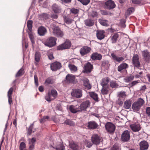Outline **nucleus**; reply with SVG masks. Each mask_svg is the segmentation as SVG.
<instances>
[{
  "instance_id": "f257e3e1",
  "label": "nucleus",
  "mask_w": 150,
  "mask_h": 150,
  "mask_svg": "<svg viewBox=\"0 0 150 150\" xmlns=\"http://www.w3.org/2000/svg\"><path fill=\"white\" fill-rule=\"evenodd\" d=\"M144 103V101L142 99H138L137 101L132 104V108L133 111L135 112L139 111Z\"/></svg>"
},
{
  "instance_id": "f03ea898",
  "label": "nucleus",
  "mask_w": 150,
  "mask_h": 150,
  "mask_svg": "<svg viewBox=\"0 0 150 150\" xmlns=\"http://www.w3.org/2000/svg\"><path fill=\"white\" fill-rule=\"evenodd\" d=\"M57 96V92L56 90H52L51 92H49L46 96L45 99L48 102H50L55 98Z\"/></svg>"
},
{
  "instance_id": "7ed1b4c3",
  "label": "nucleus",
  "mask_w": 150,
  "mask_h": 150,
  "mask_svg": "<svg viewBox=\"0 0 150 150\" xmlns=\"http://www.w3.org/2000/svg\"><path fill=\"white\" fill-rule=\"evenodd\" d=\"M57 39L54 37H51L47 39L45 43V45L48 47H51L56 44Z\"/></svg>"
},
{
  "instance_id": "20e7f679",
  "label": "nucleus",
  "mask_w": 150,
  "mask_h": 150,
  "mask_svg": "<svg viewBox=\"0 0 150 150\" xmlns=\"http://www.w3.org/2000/svg\"><path fill=\"white\" fill-rule=\"evenodd\" d=\"M53 35L58 38H62L64 35L63 31L58 27H55L53 28Z\"/></svg>"
},
{
  "instance_id": "39448f33",
  "label": "nucleus",
  "mask_w": 150,
  "mask_h": 150,
  "mask_svg": "<svg viewBox=\"0 0 150 150\" xmlns=\"http://www.w3.org/2000/svg\"><path fill=\"white\" fill-rule=\"evenodd\" d=\"M71 45L70 41L69 40H67L63 44L60 45L58 46L57 49L59 50H62L69 49Z\"/></svg>"
},
{
  "instance_id": "423d86ee",
  "label": "nucleus",
  "mask_w": 150,
  "mask_h": 150,
  "mask_svg": "<svg viewBox=\"0 0 150 150\" xmlns=\"http://www.w3.org/2000/svg\"><path fill=\"white\" fill-rule=\"evenodd\" d=\"M82 90L78 89H75L72 90L71 95L73 97L80 98L82 96Z\"/></svg>"
},
{
  "instance_id": "0eeeda50",
  "label": "nucleus",
  "mask_w": 150,
  "mask_h": 150,
  "mask_svg": "<svg viewBox=\"0 0 150 150\" xmlns=\"http://www.w3.org/2000/svg\"><path fill=\"white\" fill-rule=\"evenodd\" d=\"M105 127L107 131L110 133L114 132L115 130V126L110 122H107Z\"/></svg>"
},
{
  "instance_id": "6e6552de",
  "label": "nucleus",
  "mask_w": 150,
  "mask_h": 150,
  "mask_svg": "<svg viewBox=\"0 0 150 150\" xmlns=\"http://www.w3.org/2000/svg\"><path fill=\"white\" fill-rule=\"evenodd\" d=\"M91 140L93 144L97 145L100 143L101 139L97 134H94L92 135Z\"/></svg>"
},
{
  "instance_id": "1a4fd4ad",
  "label": "nucleus",
  "mask_w": 150,
  "mask_h": 150,
  "mask_svg": "<svg viewBox=\"0 0 150 150\" xmlns=\"http://www.w3.org/2000/svg\"><path fill=\"white\" fill-rule=\"evenodd\" d=\"M130 127L131 129L134 132L139 131L141 128L140 124L138 122L133 123L130 125Z\"/></svg>"
},
{
  "instance_id": "9d476101",
  "label": "nucleus",
  "mask_w": 150,
  "mask_h": 150,
  "mask_svg": "<svg viewBox=\"0 0 150 150\" xmlns=\"http://www.w3.org/2000/svg\"><path fill=\"white\" fill-rule=\"evenodd\" d=\"M91 50V48L87 46H84L81 48L80 50V53L81 56H84L88 53Z\"/></svg>"
},
{
  "instance_id": "9b49d317",
  "label": "nucleus",
  "mask_w": 150,
  "mask_h": 150,
  "mask_svg": "<svg viewBox=\"0 0 150 150\" xmlns=\"http://www.w3.org/2000/svg\"><path fill=\"white\" fill-rule=\"evenodd\" d=\"M132 63L134 67L139 68L140 64L139 61V57L137 54H135L132 58Z\"/></svg>"
},
{
  "instance_id": "f8f14e48",
  "label": "nucleus",
  "mask_w": 150,
  "mask_h": 150,
  "mask_svg": "<svg viewBox=\"0 0 150 150\" xmlns=\"http://www.w3.org/2000/svg\"><path fill=\"white\" fill-rule=\"evenodd\" d=\"M130 137L129 132L127 130L124 131L122 134V139L124 142L128 141Z\"/></svg>"
},
{
  "instance_id": "ddd939ff",
  "label": "nucleus",
  "mask_w": 150,
  "mask_h": 150,
  "mask_svg": "<svg viewBox=\"0 0 150 150\" xmlns=\"http://www.w3.org/2000/svg\"><path fill=\"white\" fill-rule=\"evenodd\" d=\"M105 6L107 9H111L115 7L114 2L111 0H109L105 2Z\"/></svg>"
},
{
  "instance_id": "4468645a",
  "label": "nucleus",
  "mask_w": 150,
  "mask_h": 150,
  "mask_svg": "<svg viewBox=\"0 0 150 150\" xmlns=\"http://www.w3.org/2000/svg\"><path fill=\"white\" fill-rule=\"evenodd\" d=\"M61 67V63L57 62L52 64L50 66L51 69L53 71H56L57 69H60Z\"/></svg>"
},
{
  "instance_id": "2eb2a0df",
  "label": "nucleus",
  "mask_w": 150,
  "mask_h": 150,
  "mask_svg": "<svg viewBox=\"0 0 150 150\" xmlns=\"http://www.w3.org/2000/svg\"><path fill=\"white\" fill-rule=\"evenodd\" d=\"M90 103L88 100H86L82 102L79 106L81 111L86 110L90 106Z\"/></svg>"
},
{
  "instance_id": "dca6fc26",
  "label": "nucleus",
  "mask_w": 150,
  "mask_h": 150,
  "mask_svg": "<svg viewBox=\"0 0 150 150\" xmlns=\"http://www.w3.org/2000/svg\"><path fill=\"white\" fill-rule=\"evenodd\" d=\"M142 56L145 60L147 62L150 61V54L147 50L142 51Z\"/></svg>"
},
{
  "instance_id": "f3484780",
  "label": "nucleus",
  "mask_w": 150,
  "mask_h": 150,
  "mask_svg": "<svg viewBox=\"0 0 150 150\" xmlns=\"http://www.w3.org/2000/svg\"><path fill=\"white\" fill-rule=\"evenodd\" d=\"M70 111L73 113H76L78 112L81 111L80 106L79 105H71L69 107Z\"/></svg>"
},
{
  "instance_id": "a211bd4d",
  "label": "nucleus",
  "mask_w": 150,
  "mask_h": 150,
  "mask_svg": "<svg viewBox=\"0 0 150 150\" xmlns=\"http://www.w3.org/2000/svg\"><path fill=\"white\" fill-rule=\"evenodd\" d=\"M93 69V66L89 62H88L84 66L85 72L86 73L91 72Z\"/></svg>"
},
{
  "instance_id": "6ab92c4d",
  "label": "nucleus",
  "mask_w": 150,
  "mask_h": 150,
  "mask_svg": "<svg viewBox=\"0 0 150 150\" xmlns=\"http://www.w3.org/2000/svg\"><path fill=\"white\" fill-rule=\"evenodd\" d=\"M98 124L93 121H90L88 122L87 127L89 129H94L98 127Z\"/></svg>"
},
{
  "instance_id": "aec40b11",
  "label": "nucleus",
  "mask_w": 150,
  "mask_h": 150,
  "mask_svg": "<svg viewBox=\"0 0 150 150\" xmlns=\"http://www.w3.org/2000/svg\"><path fill=\"white\" fill-rule=\"evenodd\" d=\"M140 150L147 149L149 147L148 143L145 141L141 142L139 144Z\"/></svg>"
},
{
  "instance_id": "412c9836",
  "label": "nucleus",
  "mask_w": 150,
  "mask_h": 150,
  "mask_svg": "<svg viewBox=\"0 0 150 150\" xmlns=\"http://www.w3.org/2000/svg\"><path fill=\"white\" fill-rule=\"evenodd\" d=\"M129 67L127 64L125 63H122L120 64L117 67V71L121 72L123 70L126 69Z\"/></svg>"
},
{
  "instance_id": "4be33fe9",
  "label": "nucleus",
  "mask_w": 150,
  "mask_h": 150,
  "mask_svg": "<svg viewBox=\"0 0 150 150\" xmlns=\"http://www.w3.org/2000/svg\"><path fill=\"white\" fill-rule=\"evenodd\" d=\"M111 56L114 60L119 63L123 61L125 59L124 58L122 57H118L114 53H112Z\"/></svg>"
},
{
  "instance_id": "5701e85b",
  "label": "nucleus",
  "mask_w": 150,
  "mask_h": 150,
  "mask_svg": "<svg viewBox=\"0 0 150 150\" xmlns=\"http://www.w3.org/2000/svg\"><path fill=\"white\" fill-rule=\"evenodd\" d=\"M91 58L93 60H100L102 58V56L100 54L95 52L92 54Z\"/></svg>"
},
{
  "instance_id": "b1692460",
  "label": "nucleus",
  "mask_w": 150,
  "mask_h": 150,
  "mask_svg": "<svg viewBox=\"0 0 150 150\" xmlns=\"http://www.w3.org/2000/svg\"><path fill=\"white\" fill-rule=\"evenodd\" d=\"M47 32V30L44 27L41 26L38 28V33L40 36L44 35Z\"/></svg>"
},
{
  "instance_id": "393cba45",
  "label": "nucleus",
  "mask_w": 150,
  "mask_h": 150,
  "mask_svg": "<svg viewBox=\"0 0 150 150\" xmlns=\"http://www.w3.org/2000/svg\"><path fill=\"white\" fill-rule=\"evenodd\" d=\"M104 33V32L103 30H97L96 36L97 38L100 40H101L104 38L105 36Z\"/></svg>"
},
{
  "instance_id": "a878e982",
  "label": "nucleus",
  "mask_w": 150,
  "mask_h": 150,
  "mask_svg": "<svg viewBox=\"0 0 150 150\" xmlns=\"http://www.w3.org/2000/svg\"><path fill=\"white\" fill-rule=\"evenodd\" d=\"M131 105V100L130 99H128L125 101L123 105V107L125 109H129L130 108Z\"/></svg>"
},
{
  "instance_id": "bb28decb",
  "label": "nucleus",
  "mask_w": 150,
  "mask_h": 150,
  "mask_svg": "<svg viewBox=\"0 0 150 150\" xmlns=\"http://www.w3.org/2000/svg\"><path fill=\"white\" fill-rule=\"evenodd\" d=\"M66 79L67 82H72L74 81L75 79V76L73 75L68 74L66 76Z\"/></svg>"
},
{
  "instance_id": "cd10ccee",
  "label": "nucleus",
  "mask_w": 150,
  "mask_h": 150,
  "mask_svg": "<svg viewBox=\"0 0 150 150\" xmlns=\"http://www.w3.org/2000/svg\"><path fill=\"white\" fill-rule=\"evenodd\" d=\"M83 81L84 86L86 87L87 89H89L91 88V86L89 83V80L87 78H84Z\"/></svg>"
},
{
  "instance_id": "c85d7f7f",
  "label": "nucleus",
  "mask_w": 150,
  "mask_h": 150,
  "mask_svg": "<svg viewBox=\"0 0 150 150\" xmlns=\"http://www.w3.org/2000/svg\"><path fill=\"white\" fill-rule=\"evenodd\" d=\"M109 82V79L108 78L103 79L101 83L102 86H109L108 83Z\"/></svg>"
},
{
  "instance_id": "c756f323",
  "label": "nucleus",
  "mask_w": 150,
  "mask_h": 150,
  "mask_svg": "<svg viewBox=\"0 0 150 150\" xmlns=\"http://www.w3.org/2000/svg\"><path fill=\"white\" fill-rule=\"evenodd\" d=\"M85 24L88 26H91L94 24V22L92 20L90 19H88L85 21Z\"/></svg>"
},
{
  "instance_id": "7c9ffc66",
  "label": "nucleus",
  "mask_w": 150,
  "mask_h": 150,
  "mask_svg": "<svg viewBox=\"0 0 150 150\" xmlns=\"http://www.w3.org/2000/svg\"><path fill=\"white\" fill-rule=\"evenodd\" d=\"M89 94L91 97L96 101H98V97L97 94L93 92H90Z\"/></svg>"
},
{
  "instance_id": "2f4dec72",
  "label": "nucleus",
  "mask_w": 150,
  "mask_h": 150,
  "mask_svg": "<svg viewBox=\"0 0 150 150\" xmlns=\"http://www.w3.org/2000/svg\"><path fill=\"white\" fill-rule=\"evenodd\" d=\"M103 88L101 90V92L103 94H107L108 92L109 88V86H102Z\"/></svg>"
},
{
  "instance_id": "473e14b6",
  "label": "nucleus",
  "mask_w": 150,
  "mask_h": 150,
  "mask_svg": "<svg viewBox=\"0 0 150 150\" xmlns=\"http://www.w3.org/2000/svg\"><path fill=\"white\" fill-rule=\"evenodd\" d=\"M33 21L32 20H28L27 22V26L28 30V31H32Z\"/></svg>"
},
{
  "instance_id": "72a5a7b5",
  "label": "nucleus",
  "mask_w": 150,
  "mask_h": 150,
  "mask_svg": "<svg viewBox=\"0 0 150 150\" xmlns=\"http://www.w3.org/2000/svg\"><path fill=\"white\" fill-rule=\"evenodd\" d=\"M134 76L132 75H130L129 76L125 77L124 79L125 82L126 83H128L132 80L134 79Z\"/></svg>"
},
{
  "instance_id": "f704fd0d",
  "label": "nucleus",
  "mask_w": 150,
  "mask_h": 150,
  "mask_svg": "<svg viewBox=\"0 0 150 150\" xmlns=\"http://www.w3.org/2000/svg\"><path fill=\"white\" fill-rule=\"evenodd\" d=\"M39 18L42 20H45L48 18V15L46 13H43L39 16Z\"/></svg>"
},
{
  "instance_id": "c9c22d12",
  "label": "nucleus",
  "mask_w": 150,
  "mask_h": 150,
  "mask_svg": "<svg viewBox=\"0 0 150 150\" xmlns=\"http://www.w3.org/2000/svg\"><path fill=\"white\" fill-rule=\"evenodd\" d=\"M29 37L32 44L35 43L34 38L32 31H28Z\"/></svg>"
},
{
  "instance_id": "e433bc0d",
  "label": "nucleus",
  "mask_w": 150,
  "mask_h": 150,
  "mask_svg": "<svg viewBox=\"0 0 150 150\" xmlns=\"http://www.w3.org/2000/svg\"><path fill=\"white\" fill-rule=\"evenodd\" d=\"M99 22L102 25L105 26H108V21L106 20L101 18L99 20Z\"/></svg>"
},
{
  "instance_id": "4c0bfd02",
  "label": "nucleus",
  "mask_w": 150,
  "mask_h": 150,
  "mask_svg": "<svg viewBox=\"0 0 150 150\" xmlns=\"http://www.w3.org/2000/svg\"><path fill=\"white\" fill-rule=\"evenodd\" d=\"M70 147L73 150H78L79 147L77 144L75 143H71L69 144Z\"/></svg>"
},
{
  "instance_id": "58836bf2",
  "label": "nucleus",
  "mask_w": 150,
  "mask_h": 150,
  "mask_svg": "<svg viewBox=\"0 0 150 150\" xmlns=\"http://www.w3.org/2000/svg\"><path fill=\"white\" fill-rule=\"evenodd\" d=\"M118 96L119 97L118 98L119 100V99H121V98L123 99V100H124L125 98H126V95L125 92L121 91L119 93Z\"/></svg>"
},
{
  "instance_id": "ea45409f",
  "label": "nucleus",
  "mask_w": 150,
  "mask_h": 150,
  "mask_svg": "<svg viewBox=\"0 0 150 150\" xmlns=\"http://www.w3.org/2000/svg\"><path fill=\"white\" fill-rule=\"evenodd\" d=\"M40 54L39 52H36L35 56V61L38 62H39L40 58Z\"/></svg>"
},
{
  "instance_id": "a19ab883",
  "label": "nucleus",
  "mask_w": 150,
  "mask_h": 150,
  "mask_svg": "<svg viewBox=\"0 0 150 150\" xmlns=\"http://www.w3.org/2000/svg\"><path fill=\"white\" fill-rule=\"evenodd\" d=\"M110 85L111 87L112 88L117 87L118 86L117 83L116 81H112L110 82Z\"/></svg>"
},
{
  "instance_id": "79ce46f5",
  "label": "nucleus",
  "mask_w": 150,
  "mask_h": 150,
  "mask_svg": "<svg viewBox=\"0 0 150 150\" xmlns=\"http://www.w3.org/2000/svg\"><path fill=\"white\" fill-rule=\"evenodd\" d=\"M118 35L117 33H115L112 38V43H115L118 38Z\"/></svg>"
},
{
  "instance_id": "37998d69",
  "label": "nucleus",
  "mask_w": 150,
  "mask_h": 150,
  "mask_svg": "<svg viewBox=\"0 0 150 150\" xmlns=\"http://www.w3.org/2000/svg\"><path fill=\"white\" fill-rule=\"evenodd\" d=\"M69 67L70 70L73 71L75 72L77 70V67L74 65L69 64Z\"/></svg>"
},
{
  "instance_id": "c03bdc74",
  "label": "nucleus",
  "mask_w": 150,
  "mask_h": 150,
  "mask_svg": "<svg viewBox=\"0 0 150 150\" xmlns=\"http://www.w3.org/2000/svg\"><path fill=\"white\" fill-rule=\"evenodd\" d=\"M33 123L31 124L28 130V134L29 135H30L33 132H34V131H33L32 130V129L33 127Z\"/></svg>"
},
{
  "instance_id": "a18cd8bd",
  "label": "nucleus",
  "mask_w": 150,
  "mask_h": 150,
  "mask_svg": "<svg viewBox=\"0 0 150 150\" xmlns=\"http://www.w3.org/2000/svg\"><path fill=\"white\" fill-rule=\"evenodd\" d=\"M64 123L66 125L70 126H73L75 125V123L70 120H67L64 122Z\"/></svg>"
},
{
  "instance_id": "49530a36",
  "label": "nucleus",
  "mask_w": 150,
  "mask_h": 150,
  "mask_svg": "<svg viewBox=\"0 0 150 150\" xmlns=\"http://www.w3.org/2000/svg\"><path fill=\"white\" fill-rule=\"evenodd\" d=\"M24 73L23 69L21 68L18 72L16 74V76L18 77L22 75Z\"/></svg>"
},
{
  "instance_id": "de8ad7c7",
  "label": "nucleus",
  "mask_w": 150,
  "mask_h": 150,
  "mask_svg": "<svg viewBox=\"0 0 150 150\" xmlns=\"http://www.w3.org/2000/svg\"><path fill=\"white\" fill-rule=\"evenodd\" d=\"M52 8L55 13H57L59 12V8L56 4H54L53 5Z\"/></svg>"
},
{
  "instance_id": "09e8293b",
  "label": "nucleus",
  "mask_w": 150,
  "mask_h": 150,
  "mask_svg": "<svg viewBox=\"0 0 150 150\" xmlns=\"http://www.w3.org/2000/svg\"><path fill=\"white\" fill-rule=\"evenodd\" d=\"M56 150H64V146L62 144L58 145L56 147Z\"/></svg>"
},
{
  "instance_id": "8fccbe9b",
  "label": "nucleus",
  "mask_w": 150,
  "mask_h": 150,
  "mask_svg": "<svg viewBox=\"0 0 150 150\" xmlns=\"http://www.w3.org/2000/svg\"><path fill=\"white\" fill-rule=\"evenodd\" d=\"M83 142L87 147L90 148L92 146V144L88 140H85Z\"/></svg>"
},
{
  "instance_id": "3c124183",
  "label": "nucleus",
  "mask_w": 150,
  "mask_h": 150,
  "mask_svg": "<svg viewBox=\"0 0 150 150\" xmlns=\"http://www.w3.org/2000/svg\"><path fill=\"white\" fill-rule=\"evenodd\" d=\"M108 65L109 62L108 60H103L102 61V66L104 67H107Z\"/></svg>"
},
{
  "instance_id": "603ef678",
  "label": "nucleus",
  "mask_w": 150,
  "mask_h": 150,
  "mask_svg": "<svg viewBox=\"0 0 150 150\" xmlns=\"http://www.w3.org/2000/svg\"><path fill=\"white\" fill-rule=\"evenodd\" d=\"M80 1L83 5H87L90 2V0H78Z\"/></svg>"
},
{
  "instance_id": "864d4df0",
  "label": "nucleus",
  "mask_w": 150,
  "mask_h": 150,
  "mask_svg": "<svg viewBox=\"0 0 150 150\" xmlns=\"http://www.w3.org/2000/svg\"><path fill=\"white\" fill-rule=\"evenodd\" d=\"M25 148L26 144L24 142H21L20 145V150H23V149H25Z\"/></svg>"
},
{
  "instance_id": "5fc2aeb1",
  "label": "nucleus",
  "mask_w": 150,
  "mask_h": 150,
  "mask_svg": "<svg viewBox=\"0 0 150 150\" xmlns=\"http://www.w3.org/2000/svg\"><path fill=\"white\" fill-rule=\"evenodd\" d=\"M64 21L66 23H69L71 22L72 20L69 18L67 16H64Z\"/></svg>"
},
{
  "instance_id": "6e6d98bb",
  "label": "nucleus",
  "mask_w": 150,
  "mask_h": 150,
  "mask_svg": "<svg viewBox=\"0 0 150 150\" xmlns=\"http://www.w3.org/2000/svg\"><path fill=\"white\" fill-rule=\"evenodd\" d=\"M49 117L48 116H46L43 117L40 120V122L41 123H43L48 120Z\"/></svg>"
},
{
  "instance_id": "4d7b16f0",
  "label": "nucleus",
  "mask_w": 150,
  "mask_h": 150,
  "mask_svg": "<svg viewBox=\"0 0 150 150\" xmlns=\"http://www.w3.org/2000/svg\"><path fill=\"white\" fill-rule=\"evenodd\" d=\"M34 82L36 86H38L39 84L38 77L36 74L34 75Z\"/></svg>"
},
{
  "instance_id": "13d9d810",
  "label": "nucleus",
  "mask_w": 150,
  "mask_h": 150,
  "mask_svg": "<svg viewBox=\"0 0 150 150\" xmlns=\"http://www.w3.org/2000/svg\"><path fill=\"white\" fill-rule=\"evenodd\" d=\"M134 8L133 7H131L128 9L127 12L129 14H130L131 13L134 12Z\"/></svg>"
},
{
  "instance_id": "bf43d9fd",
  "label": "nucleus",
  "mask_w": 150,
  "mask_h": 150,
  "mask_svg": "<svg viewBox=\"0 0 150 150\" xmlns=\"http://www.w3.org/2000/svg\"><path fill=\"white\" fill-rule=\"evenodd\" d=\"M36 139L34 137L32 138L29 142V144H32L35 145L36 142Z\"/></svg>"
},
{
  "instance_id": "052dcab7",
  "label": "nucleus",
  "mask_w": 150,
  "mask_h": 150,
  "mask_svg": "<svg viewBox=\"0 0 150 150\" xmlns=\"http://www.w3.org/2000/svg\"><path fill=\"white\" fill-rule=\"evenodd\" d=\"M13 91V88H11L8 90V93L7 96H11V94L12 93Z\"/></svg>"
},
{
  "instance_id": "680f3d73",
  "label": "nucleus",
  "mask_w": 150,
  "mask_h": 150,
  "mask_svg": "<svg viewBox=\"0 0 150 150\" xmlns=\"http://www.w3.org/2000/svg\"><path fill=\"white\" fill-rule=\"evenodd\" d=\"M119 149V147L117 144L114 145L113 147L111 149V150H118Z\"/></svg>"
},
{
  "instance_id": "e2e57ef3",
  "label": "nucleus",
  "mask_w": 150,
  "mask_h": 150,
  "mask_svg": "<svg viewBox=\"0 0 150 150\" xmlns=\"http://www.w3.org/2000/svg\"><path fill=\"white\" fill-rule=\"evenodd\" d=\"M125 21L124 19L120 21V24L121 26L123 28H125Z\"/></svg>"
},
{
  "instance_id": "0e129e2a",
  "label": "nucleus",
  "mask_w": 150,
  "mask_h": 150,
  "mask_svg": "<svg viewBox=\"0 0 150 150\" xmlns=\"http://www.w3.org/2000/svg\"><path fill=\"white\" fill-rule=\"evenodd\" d=\"M71 11L73 13L76 14L78 13L79 11L77 9L72 8L71 9Z\"/></svg>"
},
{
  "instance_id": "69168bd1",
  "label": "nucleus",
  "mask_w": 150,
  "mask_h": 150,
  "mask_svg": "<svg viewBox=\"0 0 150 150\" xmlns=\"http://www.w3.org/2000/svg\"><path fill=\"white\" fill-rule=\"evenodd\" d=\"M45 82L47 84H50L52 83V81L50 78H48L46 80Z\"/></svg>"
},
{
  "instance_id": "338daca9",
  "label": "nucleus",
  "mask_w": 150,
  "mask_h": 150,
  "mask_svg": "<svg viewBox=\"0 0 150 150\" xmlns=\"http://www.w3.org/2000/svg\"><path fill=\"white\" fill-rule=\"evenodd\" d=\"M132 3L134 4H139L141 3L140 1L139 0H132Z\"/></svg>"
},
{
  "instance_id": "774afa93",
  "label": "nucleus",
  "mask_w": 150,
  "mask_h": 150,
  "mask_svg": "<svg viewBox=\"0 0 150 150\" xmlns=\"http://www.w3.org/2000/svg\"><path fill=\"white\" fill-rule=\"evenodd\" d=\"M146 113L148 116L150 115V107H148L146 108Z\"/></svg>"
}]
</instances>
